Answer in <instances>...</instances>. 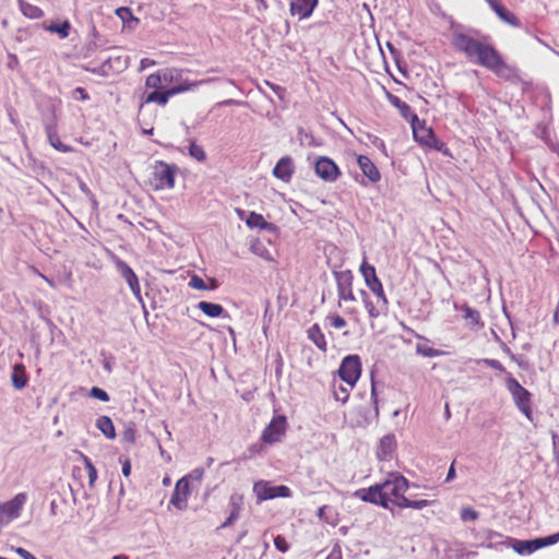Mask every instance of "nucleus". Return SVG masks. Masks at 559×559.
Segmentation results:
<instances>
[{"instance_id":"nucleus-1","label":"nucleus","mask_w":559,"mask_h":559,"mask_svg":"<svg viewBox=\"0 0 559 559\" xmlns=\"http://www.w3.org/2000/svg\"><path fill=\"white\" fill-rule=\"evenodd\" d=\"M451 44L454 49L463 52L469 61L492 71L498 76L510 79L513 75L512 68L503 61L500 53L491 45L456 28L451 34Z\"/></svg>"},{"instance_id":"nucleus-2","label":"nucleus","mask_w":559,"mask_h":559,"mask_svg":"<svg viewBox=\"0 0 559 559\" xmlns=\"http://www.w3.org/2000/svg\"><path fill=\"white\" fill-rule=\"evenodd\" d=\"M408 480L404 476L393 473L384 481L367 489H360L355 495L366 502L379 504L385 509H389L390 504L400 508L406 498Z\"/></svg>"},{"instance_id":"nucleus-3","label":"nucleus","mask_w":559,"mask_h":559,"mask_svg":"<svg viewBox=\"0 0 559 559\" xmlns=\"http://www.w3.org/2000/svg\"><path fill=\"white\" fill-rule=\"evenodd\" d=\"M163 81L173 95L191 91L204 83H209L212 79L191 82L186 78V71L177 68L163 69Z\"/></svg>"},{"instance_id":"nucleus-4","label":"nucleus","mask_w":559,"mask_h":559,"mask_svg":"<svg viewBox=\"0 0 559 559\" xmlns=\"http://www.w3.org/2000/svg\"><path fill=\"white\" fill-rule=\"evenodd\" d=\"M176 175V165H170L163 160H157L153 166L150 183L154 190H170L175 187Z\"/></svg>"},{"instance_id":"nucleus-5","label":"nucleus","mask_w":559,"mask_h":559,"mask_svg":"<svg viewBox=\"0 0 559 559\" xmlns=\"http://www.w3.org/2000/svg\"><path fill=\"white\" fill-rule=\"evenodd\" d=\"M507 390L510 392L514 404L518 409L528 419H533L532 412V394L525 388H523L516 379L510 374L506 379Z\"/></svg>"},{"instance_id":"nucleus-6","label":"nucleus","mask_w":559,"mask_h":559,"mask_svg":"<svg viewBox=\"0 0 559 559\" xmlns=\"http://www.w3.org/2000/svg\"><path fill=\"white\" fill-rule=\"evenodd\" d=\"M360 373L361 362L358 355H348L343 358L338 368V376L347 386L353 389L358 381Z\"/></svg>"},{"instance_id":"nucleus-7","label":"nucleus","mask_w":559,"mask_h":559,"mask_svg":"<svg viewBox=\"0 0 559 559\" xmlns=\"http://www.w3.org/2000/svg\"><path fill=\"white\" fill-rule=\"evenodd\" d=\"M253 492L258 501L271 500L274 498H289L292 490L284 485L272 486L267 480H258L253 485Z\"/></svg>"},{"instance_id":"nucleus-8","label":"nucleus","mask_w":559,"mask_h":559,"mask_svg":"<svg viewBox=\"0 0 559 559\" xmlns=\"http://www.w3.org/2000/svg\"><path fill=\"white\" fill-rule=\"evenodd\" d=\"M513 549L520 555H530L542 547L554 545L559 542V533L547 537L532 540H511Z\"/></svg>"},{"instance_id":"nucleus-9","label":"nucleus","mask_w":559,"mask_h":559,"mask_svg":"<svg viewBox=\"0 0 559 559\" xmlns=\"http://www.w3.org/2000/svg\"><path fill=\"white\" fill-rule=\"evenodd\" d=\"M287 428L286 417L285 416H276L271 423L264 428L262 431L261 439L265 443H275L280 442L282 437L285 435Z\"/></svg>"},{"instance_id":"nucleus-10","label":"nucleus","mask_w":559,"mask_h":559,"mask_svg":"<svg viewBox=\"0 0 559 559\" xmlns=\"http://www.w3.org/2000/svg\"><path fill=\"white\" fill-rule=\"evenodd\" d=\"M314 170L318 177L328 182L337 180L341 171L337 165L329 157H319L314 164Z\"/></svg>"},{"instance_id":"nucleus-11","label":"nucleus","mask_w":559,"mask_h":559,"mask_svg":"<svg viewBox=\"0 0 559 559\" xmlns=\"http://www.w3.org/2000/svg\"><path fill=\"white\" fill-rule=\"evenodd\" d=\"M190 496V485L188 484V477H181L175 486V490L171 495L169 503L177 510H186L188 507V498Z\"/></svg>"},{"instance_id":"nucleus-12","label":"nucleus","mask_w":559,"mask_h":559,"mask_svg":"<svg viewBox=\"0 0 559 559\" xmlns=\"http://www.w3.org/2000/svg\"><path fill=\"white\" fill-rule=\"evenodd\" d=\"M360 273L364 276L366 285L374 296L381 297L384 294L381 281L378 278L374 266L367 263L366 260L360 265Z\"/></svg>"},{"instance_id":"nucleus-13","label":"nucleus","mask_w":559,"mask_h":559,"mask_svg":"<svg viewBox=\"0 0 559 559\" xmlns=\"http://www.w3.org/2000/svg\"><path fill=\"white\" fill-rule=\"evenodd\" d=\"M129 57L117 55L109 56L98 69H93L92 72L108 75L110 72H121L128 67Z\"/></svg>"},{"instance_id":"nucleus-14","label":"nucleus","mask_w":559,"mask_h":559,"mask_svg":"<svg viewBox=\"0 0 559 559\" xmlns=\"http://www.w3.org/2000/svg\"><path fill=\"white\" fill-rule=\"evenodd\" d=\"M318 5V0H289V13L299 20L309 19Z\"/></svg>"},{"instance_id":"nucleus-15","label":"nucleus","mask_w":559,"mask_h":559,"mask_svg":"<svg viewBox=\"0 0 559 559\" xmlns=\"http://www.w3.org/2000/svg\"><path fill=\"white\" fill-rule=\"evenodd\" d=\"M337 295L340 300L354 301L355 296L352 289L353 276L350 272H342L336 274Z\"/></svg>"},{"instance_id":"nucleus-16","label":"nucleus","mask_w":559,"mask_h":559,"mask_svg":"<svg viewBox=\"0 0 559 559\" xmlns=\"http://www.w3.org/2000/svg\"><path fill=\"white\" fill-rule=\"evenodd\" d=\"M26 502V495L25 493H17L12 500L4 503L1 507V512L4 514L8 520H13L19 518L21 510L23 506Z\"/></svg>"},{"instance_id":"nucleus-17","label":"nucleus","mask_w":559,"mask_h":559,"mask_svg":"<svg viewBox=\"0 0 559 559\" xmlns=\"http://www.w3.org/2000/svg\"><path fill=\"white\" fill-rule=\"evenodd\" d=\"M413 134L417 142L423 145L433 143L435 134L430 128L421 124L416 115H413Z\"/></svg>"},{"instance_id":"nucleus-18","label":"nucleus","mask_w":559,"mask_h":559,"mask_svg":"<svg viewBox=\"0 0 559 559\" xmlns=\"http://www.w3.org/2000/svg\"><path fill=\"white\" fill-rule=\"evenodd\" d=\"M293 173V159L288 156L282 157L273 169V175L285 182L290 180Z\"/></svg>"},{"instance_id":"nucleus-19","label":"nucleus","mask_w":559,"mask_h":559,"mask_svg":"<svg viewBox=\"0 0 559 559\" xmlns=\"http://www.w3.org/2000/svg\"><path fill=\"white\" fill-rule=\"evenodd\" d=\"M366 310L370 318H378L380 314L384 313L388 309V299L385 294H382L381 297L374 296V300L366 299Z\"/></svg>"},{"instance_id":"nucleus-20","label":"nucleus","mask_w":559,"mask_h":559,"mask_svg":"<svg viewBox=\"0 0 559 559\" xmlns=\"http://www.w3.org/2000/svg\"><path fill=\"white\" fill-rule=\"evenodd\" d=\"M357 163L362 174L371 181L378 182L381 178L380 173L376 165L370 160L369 157L365 155H359L357 157Z\"/></svg>"},{"instance_id":"nucleus-21","label":"nucleus","mask_w":559,"mask_h":559,"mask_svg":"<svg viewBox=\"0 0 559 559\" xmlns=\"http://www.w3.org/2000/svg\"><path fill=\"white\" fill-rule=\"evenodd\" d=\"M395 448H396V441H395L394 436H392V435L384 436L379 442V447H378V451H377L378 459L381 461H386V460L391 459L393 452L395 451Z\"/></svg>"},{"instance_id":"nucleus-22","label":"nucleus","mask_w":559,"mask_h":559,"mask_svg":"<svg viewBox=\"0 0 559 559\" xmlns=\"http://www.w3.org/2000/svg\"><path fill=\"white\" fill-rule=\"evenodd\" d=\"M462 312L463 319L466 321V325L471 329L481 326L480 322V313L476 309L468 307L467 305H463L461 307L455 306Z\"/></svg>"},{"instance_id":"nucleus-23","label":"nucleus","mask_w":559,"mask_h":559,"mask_svg":"<svg viewBox=\"0 0 559 559\" xmlns=\"http://www.w3.org/2000/svg\"><path fill=\"white\" fill-rule=\"evenodd\" d=\"M492 11L506 24H509V25H511L513 27H520L521 26L520 20L511 11H509L506 7H503L502 4H500V3L495 4L493 8H492Z\"/></svg>"},{"instance_id":"nucleus-24","label":"nucleus","mask_w":559,"mask_h":559,"mask_svg":"<svg viewBox=\"0 0 559 559\" xmlns=\"http://www.w3.org/2000/svg\"><path fill=\"white\" fill-rule=\"evenodd\" d=\"M246 224L250 228L265 229L269 231H274L276 228L272 223L266 222L261 214L255 212H250L246 219Z\"/></svg>"},{"instance_id":"nucleus-25","label":"nucleus","mask_w":559,"mask_h":559,"mask_svg":"<svg viewBox=\"0 0 559 559\" xmlns=\"http://www.w3.org/2000/svg\"><path fill=\"white\" fill-rule=\"evenodd\" d=\"M197 307L210 318L228 317L225 309L218 304L200 301Z\"/></svg>"},{"instance_id":"nucleus-26","label":"nucleus","mask_w":559,"mask_h":559,"mask_svg":"<svg viewBox=\"0 0 559 559\" xmlns=\"http://www.w3.org/2000/svg\"><path fill=\"white\" fill-rule=\"evenodd\" d=\"M12 384L16 390H22L27 384V376L25 372V367L22 364H16L13 367V371L11 374Z\"/></svg>"},{"instance_id":"nucleus-27","label":"nucleus","mask_w":559,"mask_h":559,"mask_svg":"<svg viewBox=\"0 0 559 559\" xmlns=\"http://www.w3.org/2000/svg\"><path fill=\"white\" fill-rule=\"evenodd\" d=\"M308 337L316 344V346L325 352L326 350V341L325 336L322 333L320 326L318 324H313L307 331Z\"/></svg>"},{"instance_id":"nucleus-28","label":"nucleus","mask_w":559,"mask_h":559,"mask_svg":"<svg viewBox=\"0 0 559 559\" xmlns=\"http://www.w3.org/2000/svg\"><path fill=\"white\" fill-rule=\"evenodd\" d=\"M96 427L104 433L106 438H116V430L112 420L108 416L98 417L96 420Z\"/></svg>"},{"instance_id":"nucleus-29","label":"nucleus","mask_w":559,"mask_h":559,"mask_svg":"<svg viewBox=\"0 0 559 559\" xmlns=\"http://www.w3.org/2000/svg\"><path fill=\"white\" fill-rule=\"evenodd\" d=\"M171 96L174 95L169 92L168 88H166L165 91H153L146 96L144 104L156 103L160 106H166L169 100V97Z\"/></svg>"},{"instance_id":"nucleus-30","label":"nucleus","mask_w":559,"mask_h":559,"mask_svg":"<svg viewBox=\"0 0 559 559\" xmlns=\"http://www.w3.org/2000/svg\"><path fill=\"white\" fill-rule=\"evenodd\" d=\"M46 133H47L49 144L51 146H53L56 150L63 152V153L71 151V147L69 145H66L61 142L59 135L57 134L56 130L51 126H48L46 128Z\"/></svg>"},{"instance_id":"nucleus-31","label":"nucleus","mask_w":559,"mask_h":559,"mask_svg":"<svg viewBox=\"0 0 559 559\" xmlns=\"http://www.w3.org/2000/svg\"><path fill=\"white\" fill-rule=\"evenodd\" d=\"M19 7L21 12L28 19H40L44 15L40 8L24 0H19Z\"/></svg>"},{"instance_id":"nucleus-32","label":"nucleus","mask_w":559,"mask_h":559,"mask_svg":"<svg viewBox=\"0 0 559 559\" xmlns=\"http://www.w3.org/2000/svg\"><path fill=\"white\" fill-rule=\"evenodd\" d=\"M45 28L50 33L57 34L61 39H64L70 35L71 24L66 20L61 23H51Z\"/></svg>"},{"instance_id":"nucleus-33","label":"nucleus","mask_w":559,"mask_h":559,"mask_svg":"<svg viewBox=\"0 0 559 559\" xmlns=\"http://www.w3.org/2000/svg\"><path fill=\"white\" fill-rule=\"evenodd\" d=\"M163 70H159L155 73L150 74L146 78L145 85L148 88H153L155 91L166 88L165 82L163 81Z\"/></svg>"},{"instance_id":"nucleus-34","label":"nucleus","mask_w":559,"mask_h":559,"mask_svg":"<svg viewBox=\"0 0 559 559\" xmlns=\"http://www.w3.org/2000/svg\"><path fill=\"white\" fill-rule=\"evenodd\" d=\"M189 286L198 290H213L216 289L217 283L215 280H211V286H207L200 276L193 275L190 278Z\"/></svg>"},{"instance_id":"nucleus-35","label":"nucleus","mask_w":559,"mask_h":559,"mask_svg":"<svg viewBox=\"0 0 559 559\" xmlns=\"http://www.w3.org/2000/svg\"><path fill=\"white\" fill-rule=\"evenodd\" d=\"M188 154L190 157L198 162H204L206 159V153L204 148L197 144L194 141H191L188 147Z\"/></svg>"},{"instance_id":"nucleus-36","label":"nucleus","mask_w":559,"mask_h":559,"mask_svg":"<svg viewBox=\"0 0 559 559\" xmlns=\"http://www.w3.org/2000/svg\"><path fill=\"white\" fill-rule=\"evenodd\" d=\"M416 353L418 355H421L424 357H429V358L438 357V356L442 355L441 350L435 349V348L430 347L429 345H427L426 343H418L416 345Z\"/></svg>"},{"instance_id":"nucleus-37","label":"nucleus","mask_w":559,"mask_h":559,"mask_svg":"<svg viewBox=\"0 0 559 559\" xmlns=\"http://www.w3.org/2000/svg\"><path fill=\"white\" fill-rule=\"evenodd\" d=\"M116 15L124 23V24H128L129 26L131 22H134V23H138L139 20L135 19L131 12V10L127 7H121V8H118L116 10Z\"/></svg>"},{"instance_id":"nucleus-38","label":"nucleus","mask_w":559,"mask_h":559,"mask_svg":"<svg viewBox=\"0 0 559 559\" xmlns=\"http://www.w3.org/2000/svg\"><path fill=\"white\" fill-rule=\"evenodd\" d=\"M251 251L263 258L264 260H272V255L270 253V251L267 250V248L262 243L260 242L259 240L252 242L251 245Z\"/></svg>"},{"instance_id":"nucleus-39","label":"nucleus","mask_w":559,"mask_h":559,"mask_svg":"<svg viewBox=\"0 0 559 559\" xmlns=\"http://www.w3.org/2000/svg\"><path fill=\"white\" fill-rule=\"evenodd\" d=\"M114 261L118 272L124 280H128L129 277H131V275L134 274L133 270L122 260L115 258Z\"/></svg>"},{"instance_id":"nucleus-40","label":"nucleus","mask_w":559,"mask_h":559,"mask_svg":"<svg viewBox=\"0 0 559 559\" xmlns=\"http://www.w3.org/2000/svg\"><path fill=\"white\" fill-rule=\"evenodd\" d=\"M349 386H343L342 384L335 386L333 392L335 400L341 403H345L349 397Z\"/></svg>"},{"instance_id":"nucleus-41","label":"nucleus","mask_w":559,"mask_h":559,"mask_svg":"<svg viewBox=\"0 0 559 559\" xmlns=\"http://www.w3.org/2000/svg\"><path fill=\"white\" fill-rule=\"evenodd\" d=\"M427 506H429L428 500H409V499L405 498L404 502L402 503V506L400 508H411V509H415V510H421V509L426 508Z\"/></svg>"},{"instance_id":"nucleus-42","label":"nucleus","mask_w":559,"mask_h":559,"mask_svg":"<svg viewBox=\"0 0 559 559\" xmlns=\"http://www.w3.org/2000/svg\"><path fill=\"white\" fill-rule=\"evenodd\" d=\"M121 439L124 443L134 444L136 441L135 428L133 426L127 427L122 432Z\"/></svg>"},{"instance_id":"nucleus-43","label":"nucleus","mask_w":559,"mask_h":559,"mask_svg":"<svg viewBox=\"0 0 559 559\" xmlns=\"http://www.w3.org/2000/svg\"><path fill=\"white\" fill-rule=\"evenodd\" d=\"M242 503H243L242 496H240L238 493H234L230 496L228 507L231 512L240 513Z\"/></svg>"},{"instance_id":"nucleus-44","label":"nucleus","mask_w":559,"mask_h":559,"mask_svg":"<svg viewBox=\"0 0 559 559\" xmlns=\"http://www.w3.org/2000/svg\"><path fill=\"white\" fill-rule=\"evenodd\" d=\"M124 281L128 283L132 293L138 298H141V287H140V283H139V280H138V276L135 275V273L133 275H131V277H129L128 280H124Z\"/></svg>"},{"instance_id":"nucleus-45","label":"nucleus","mask_w":559,"mask_h":559,"mask_svg":"<svg viewBox=\"0 0 559 559\" xmlns=\"http://www.w3.org/2000/svg\"><path fill=\"white\" fill-rule=\"evenodd\" d=\"M477 364H484V365H486V366H488V367H490L492 369L499 370L501 372H506L504 367L497 359H488V358L479 359V360H477Z\"/></svg>"},{"instance_id":"nucleus-46","label":"nucleus","mask_w":559,"mask_h":559,"mask_svg":"<svg viewBox=\"0 0 559 559\" xmlns=\"http://www.w3.org/2000/svg\"><path fill=\"white\" fill-rule=\"evenodd\" d=\"M461 519L463 521H475L478 519V512L472 508H463L461 510Z\"/></svg>"},{"instance_id":"nucleus-47","label":"nucleus","mask_w":559,"mask_h":559,"mask_svg":"<svg viewBox=\"0 0 559 559\" xmlns=\"http://www.w3.org/2000/svg\"><path fill=\"white\" fill-rule=\"evenodd\" d=\"M90 395L95 397V399H98L103 402H108L109 401V395L106 391H104L103 389L100 388H97V386H94L91 389V392H90Z\"/></svg>"},{"instance_id":"nucleus-48","label":"nucleus","mask_w":559,"mask_h":559,"mask_svg":"<svg viewBox=\"0 0 559 559\" xmlns=\"http://www.w3.org/2000/svg\"><path fill=\"white\" fill-rule=\"evenodd\" d=\"M274 545H275L276 549L280 550L281 552H286L289 549V544L287 543L285 537H283L281 535H277L274 538Z\"/></svg>"},{"instance_id":"nucleus-49","label":"nucleus","mask_w":559,"mask_h":559,"mask_svg":"<svg viewBox=\"0 0 559 559\" xmlns=\"http://www.w3.org/2000/svg\"><path fill=\"white\" fill-rule=\"evenodd\" d=\"M328 320L330 321V325L335 329H342L346 325V321L340 316H329Z\"/></svg>"},{"instance_id":"nucleus-50","label":"nucleus","mask_w":559,"mask_h":559,"mask_svg":"<svg viewBox=\"0 0 559 559\" xmlns=\"http://www.w3.org/2000/svg\"><path fill=\"white\" fill-rule=\"evenodd\" d=\"M203 475H204L203 468H195L191 473L186 475L185 477H188V484L190 485V480L201 481V479L203 478Z\"/></svg>"},{"instance_id":"nucleus-51","label":"nucleus","mask_w":559,"mask_h":559,"mask_svg":"<svg viewBox=\"0 0 559 559\" xmlns=\"http://www.w3.org/2000/svg\"><path fill=\"white\" fill-rule=\"evenodd\" d=\"M255 3V10L262 14L269 10V3L266 0H252Z\"/></svg>"},{"instance_id":"nucleus-52","label":"nucleus","mask_w":559,"mask_h":559,"mask_svg":"<svg viewBox=\"0 0 559 559\" xmlns=\"http://www.w3.org/2000/svg\"><path fill=\"white\" fill-rule=\"evenodd\" d=\"M15 552L23 559H36L35 556H33L28 550L22 548V547H17L15 549Z\"/></svg>"},{"instance_id":"nucleus-53","label":"nucleus","mask_w":559,"mask_h":559,"mask_svg":"<svg viewBox=\"0 0 559 559\" xmlns=\"http://www.w3.org/2000/svg\"><path fill=\"white\" fill-rule=\"evenodd\" d=\"M73 94H74V97L75 98H80L82 100H86L88 99V95L86 93V91L83 88V87H76L74 91H73Z\"/></svg>"},{"instance_id":"nucleus-54","label":"nucleus","mask_w":559,"mask_h":559,"mask_svg":"<svg viewBox=\"0 0 559 559\" xmlns=\"http://www.w3.org/2000/svg\"><path fill=\"white\" fill-rule=\"evenodd\" d=\"M156 62L153 59L143 58L140 62V71H144L145 69L155 66Z\"/></svg>"},{"instance_id":"nucleus-55","label":"nucleus","mask_w":559,"mask_h":559,"mask_svg":"<svg viewBox=\"0 0 559 559\" xmlns=\"http://www.w3.org/2000/svg\"><path fill=\"white\" fill-rule=\"evenodd\" d=\"M239 518V513L231 512L229 516L226 519V521L222 524V527H228L230 526L237 519Z\"/></svg>"},{"instance_id":"nucleus-56","label":"nucleus","mask_w":559,"mask_h":559,"mask_svg":"<svg viewBox=\"0 0 559 559\" xmlns=\"http://www.w3.org/2000/svg\"><path fill=\"white\" fill-rule=\"evenodd\" d=\"M325 559H342L341 548L335 546Z\"/></svg>"},{"instance_id":"nucleus-57","label":"nucleus","mask_w":559,"mask_h":559,"mask_svg":"<svg viewBox=\"0 0 559 559\" xmlns=\"http://www.w3.org/2000/svg\"><path fill=\"white\" fill-rule=\"evenodd\" d=\"M122 474H123V476H126V477H129V476H130V474H131V463H130V461H129V460H124V461L122 462Z\"/></svg>"},{"instance_id":"nucleus-58","label":"nucleus","mask_w":559,"mask_h":559,"mask_svg":"<svg viewBox=\"0 0 559 559\" xmlns=\"http://www.w3.org/2000/svg\"><path fill=\"white\" fill-rule=\"evenodd\" d=\"M80 456H81V459H82V461L84 463V466L87 469V472L93 469V468H95V466L93 465L92 461L85 454L80 453Z\"/></svg>"},{"instance_id":"nucleus-59","label":"nucleus","mask_w":559,"mask_h":559,"mask_svg":"<svg viewBox=\"0 0 559 559\" xmlns=\"http://www.w3.org/2000/svg\"><path fill=\"white\" fill-rule=\"evenodd\" d=\"M80 456H81V459H82V461L84 463V466L87 469V472L93 469V468H95V466L93 465L92 461L85 454L80 453Z\"/></svg>"},{"instance_id":"nucleus-60","label":"nucleus","mask_w":559,"mask_h":559,"mask_svg":"<svg viewBox=\"0 0 559 559\" xmlns=\"http://www.w3.org/2000/svg\"><path fill=\"white\" fill-rule=\"evenodd\" d=\"M80 456H81V459H82V461L84 463V466L87 469V472L93 469V468H95V466L93 465L92 461L85 454L80 453Z\"/></svg>"},{"instance_id":"nucleus-61","label":"nucleus","mask_w":559,"mask_h":559,"mask_svg":"<svg viewBox=\"0 0 559 559\" xmlns=\"http://www.w3.org/2000/svg\"><path fill=\"white\" fill-rule=\"evenodd\" d=\"M87 474H88L90 486L93 487L94 483L97 479V471H96V468H93V469L88 471Z\"/></svg>"},{"instance_id":"nucleus-62","label":"nucleus","mask_w":559,"mask_h":559,"mask_svg":"<svg viewBox=\"0 0 559 559\" xmlns=\"http://www.w3.org/2000/svg\"><path fill=\"white\" fill-rule=\"evenodd\" d=\"M454 477H455V468H454V463H452L449 468L448 475L445 477V481L449 483L452 479H454Z\"/></svg>"},{"instance_id":"nucleus-63","label":"nucleus","mask_w":559,"mask_h":559,"mask_svg":"<svg viewBox=\"0 0 559 559\" xmlns=\"http://www.w3.org/2000/svg\"><path fill=\"white\" fill-rule=\"evenodd\" d=\"M427 146L433 147L437 151H442L443 143L435 138L433 143H429V144H427Z\"/></svg>"},{"instance_id":"nucleus-64","label":"nucleus","mask_w":559,"mask_h":559,"mask_svg":"<svg viewBox=\"0 0 559 559\" xmlns=\"http://www.w3.org/2000/svg\"><path fill=\"white\" fill-rule=\"evenodd\" d=\"M396 105H397V107L402 110V112L404 114V116H406V111H409V110H411V108H409V106H408L407 104H405V103H401V104H400V100H397V104H396Z\"/></svg>"}]
</instances>
